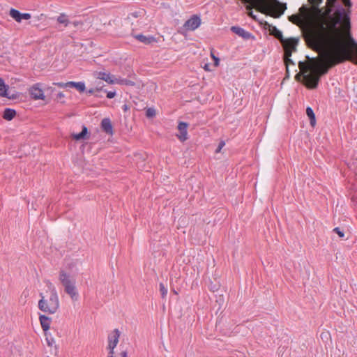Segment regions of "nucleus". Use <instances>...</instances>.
<instances>
[{"mask_svg": "<svg viewBox=\"0 0 357 357\" xmlns=\"http://www.w3.org/2000/svg\"><path fill=\"white\" fill-rule=\"evenodd\" d=\"M338 16L319 13L314 19V29L310 30L308 40L317 50L322 51L326 67L309 73L310 66L303 61L298 62L302 72L303 84L309 89H315L320 77L337 64L349 61L357 65V42L352 37L349 18L344 10L339 7Z\"/></svg>", "mask_w": 357, "mask_h": 357, "instance_id": "1", "label": "nucleus"}, {"mask_svg": "<svg viewBox=\"0 0 357 357\" xmlns=\"http://www.w3.org/2000/svg\"><path fill=\"white\" fill-rule=\"evenodd\" d=\"M314 10L308 16V24L310 30L314 29L313 21L317 15L321 13L337 17V10L341 7L344 14L350 19V8L352 6L351 0H308ZM351 22V20H349Z\"/></svg>", "mask_w": 357, "mask_h": 357, "instance_id": "2", "label": "nucleus"}, {"mask_svg": "<svg viewBox=\"0 0 357 357\" xmlns=\"http://www.w3.org/2000/svg\"><path fill=\"white\" fill-rule=\"evenodd\" d=\"M41 299L38 301V308L46 313L54 314L59 307V301L57 292L54 288L51 290L48 300L45 299L43 294H40Z\"/></svg>", "mask_w": 357, "mask_h": 357, "instance_id": "3", "label": "nucleus"}, {"mask_svg": "<svg viewBox=\"0 0 357 357\" xmlns=\"http://www.w3.org/2000/svg\"><path fill=\"white\" fill-rule=\"evenodd\" d=\"M59 279L64 287V290L68 294L73 301H77L79 294L75 286V280L64 271L59 272Z\"/></svg>", "mask_w": 357, "mask_h": 357, "instance_id": "4", "label": "nucleus"}, {"mask_svg": "<svg viewBox=\"0 0 357 357\" xmlns=\"http://www.w3.org/2000/svg\"><path fill=\"white\" fill-rule=\"evenodd\" d=\"M94 76L97 79L104 80L110 84H128V80L116 79V78H115L114 75H112L109 73H106V72H102V71L95 72Z\"/></svg>", "mask_w": 357, "mask_h": 357, "instance_id": "5", "label": "nucleus"}, {"mask_svg": "<svg viewBox=\"0 0 357 357\" xmlns=\"http://www.w3.org/2000/svg\"><path fill=\"white\" fill-rule=\"evenodd\" d=\"M298 41V38H284V40L280 42L284 48V54H286L287 56H291L292 53L296 51V46Z\"/></svg>", "mask_w": 357, "mask_h": 357, "instance_id": "6", "label": "nucleus"}, {"mask_svg": "<svg viewBox=\"0 0 357 357\" xmlns=\"http://www.w3.org/2000/svg\"><path fill=\"white\" fill-rule=\"evenodd\" d=\"M200 24L201 19L199 16L194 15L184 23L183 29L186 31H195Z\"/></svg>", "mask_w": 357, "mask_h": 357, "instance_id": "7", "label": "nucleus"}, {"mask_svg": "<svg viewBox=\"0 0 357 357\" xmlns=\"http://www.w3.org/2000/svg\"><path fill=\"white\" fill-rule=\"evenodd\" d=\"M29 94L33 100H44V91L42 89V84L36 83L29 89Z\"/></svg>", "mask_w": 357, "mask_h": 357, "instance_id": "8", "label": "nucleus"}, {"mask_svg": "<svg viewBox=\"0 0 357 357\" xmlns=\"http://www.w3.org/2000/svg\"><path fill=\"white\" fill-rule=\"evenodd\" d=\"M120 337V332L118 329H114L111 335L108 337L109 344L108 349L109 350V354L113 355L114 349L116 347L119 339Z\"/></svg>", "mask_w": 357, "mask_h": 357, "instance_id": "9", "label": "nucleus"}, {"mask_svg": "<svg viewBox=\"0 0 357 357\" xmlns=\"http://www.w3.org/2000/svg\"><path fill=\"white\" fill-rule=\"evenodd\" d=\"M9 15L17 22H21L22 20H29L31 17L30 13H21L19 10L15 8L10 9Z\"/></svg>", "mask_w": 357, "mask_h": 357, "instance_id": "10", "label": "nucleus"}, {"mask_svg": "<svg viewBox=\"0 0 357 357\" xmlns=\"http://www.w3.org/2000/svg\"><path fill=\"white\" fill-rule=\"evenodd\" d=\"M231 31L245 40H249L255 38L250 32L247 31L244 29L238 26H231Z\"/></svg>", "mask_w": 357, "mask_h": 357, "instance_id": "11", "label": "nucleus"}, {"mask_svg": "<svg viewBox=\"0 0 357 357\" xmlns=\"http://www.w3.org/2000/svg\"><path fill=\"white\" fill-rule=\"evenodd\" d=\"M188 123L185 122H179L178 125L179 134L176 135V136L181 142H185L188 139Z\"/></svg>", "mask_w": 357, "mask_h": 357, "instance_id": "12", "label": "nucleus"}, {"mask_svg": "<svg viewBox=\"0 0 357 357\" xmlns=\"http://www.w3.org/2000/svg\"><path fill=\"white\" fill-rule=\"evenodd\" d=\"M102 130L109 135H113V126L111 120L109 118H104L100 123Z\"/></svg>", "mask_w": 357, "mask_h": 357, "instance_id": "13", "label": "nucleus"}, {"mask_svg": "<svg viewBox=\"0 0 357 357\" xmlns=\"http://www.w3.org/2000/svg\"><path fill=\"white\" fill-rule=\"evenodd\" d=\"M8 85L6 84L3 79L0 77V96L9 99H14L15 96L13 95H10V93L8 92Z\"/></svg>", "mask_w": 357, "mask_h": 357, "instance_id": "14", "label": "nucleus"}, {"mask_svg": "<svg viewBox=\"0 0 357 357\" xmlns=\"http://www.w3.org/2000/svg\"><path fill=\"white\" fill-rule=\"evenodd\" d=\"M135 38H136L139 42L145 44V45H149L152 43L155 42V38L152 36H144L143 34H137L135 36Z\"/></svg>", "mask_w": 357, "mask_h": 357, "instance_id": "15", "label": "nucleus"}, {"mask_svg": "<svg viewBox=\"0 0 357 357\" xmlns=\"http://www.w3.org/2000/svg\"><path fill=\"white\" fill-rule=\"evenodd\" d=\"M39 320L40 322L41 327L44 331H47V330L50 329L51 321H52L51 318H50L44 314H41L39 317Z\"/></svg>", "mask_w": 357, "mask_h": 357, "instance_id": "16", "label": "nucleus"}, {"mask_svg": "<svg viewBox=\"0 0 357 357\" xmlns=\"http://www.w3.org/2000/svg\"><path fill=\"white\" fill-rule=\"evenodd\" d=\"M68 87H74L79 92H84L86 89L85 84L84 82H66Z\"/></svg>", "mask_w": 357, "mask_h": 357, "instance_id": "17", "label": "nucleus"}, {"mask_svg": "<svg viewBox=\"0 0 357 357\" xmlns=\"http://www.w3.org/2000/svg\"><path fill=\"white\" fill-rule=\"evenodd\" d=\"M16 115V111L11 108H6L3 114V118L7 121H11Z\"/></svg>", "mask_w": 357, "mask_h": 357, "instance_id": "18", "label": "nucleus"}, {"mask_svg": "<svg viewBox=\"0 0 357 357\" xmlns=\"http://www.w3.org/2000/svg\"><path fill=\"white\" fill-rule=\"evenodd\" d=\"M270 33L272 36H273L275 38L279 40L280 42L282 40H284V37L282 35V31H280L279 29H278L275 26H271L270 28Z\"/></svg>", "mask_w": 357, "mask_h": 357, "instance_id": "19", "label": "nucleus"}, {"mask_svg": "<svg viewBox=\"0 0 357 357\" xmlns=\"http://www.w3.org/2000/svg\"><path fill=\"white\" fill-rule=\"evenodd\" d=\"M88 133V129L85 126H82V131L78 134H73L72 137L75 140H81L84 139L86 138V136Z\"/></svg>", "mask_w": 357, "mask_h": 357, "instance_id": "20", "label": "nucleus"}, {"mask_svg": "<svg viewBox=\"0 0 357 357\" xmlns=\"http://www.w3.org/2000/svg\"><path fill=\"white\" fill-rule=\"evenodd\" d=\"M306 114L310 119V125L312 126H314L316 123L315 114L313 112V109L310 107H307L306 108Z\"/></svg>", "mask_w": 357, "mask_h": 357, "instance_id": "21", "label": "nucleus"}, {"mask_svg": "<svg viewBox=\"0 0 357 357\" xmlns=\"http://www.w3.org/2000/svg\"><path fill=\"white\" fill-rule=\"evenodd\" d=\"M57 21L60 24H63L65 26H67L69 24V20L67 16L63 13L60 14V15L57 17Z\"/></svg>", "mask_w": 357, "mask_h": 357, "instance_id": "22", "label": "nucleus"}, {"mask_svg": "<svg viewBox=\"0 0 357 357\" xmlns=\"http://www.w3.org/2000/svg\"><path fill=\"white\" fill-rule=\"evenodd\" d=\"M284 63L286 65V68H287V73L289 74V65H293L294 66V62L292 61V59H291V56H287L286 54H284Z\"/></svg>", "mask_w": 357, "mask_h": 357, "instance_id": "23", "label": "nucleus"}, {"mask_svg": "<svg viewBox=\"0 0 357 357\" xmlns=\"http://www.w3.org/2000/svg\"><path fill=\"white\" fill-rule=\"evenodd\" d=\"M159 287H160V291L161 294V296H162V298H164L167 294V287H165V286L162 283H160Z\"/></svg>", "mask_w": 357, "mask_h": 357, "instance_id": "24", "label": "nucleus"}, {"mask_svg": "<svg viewBox=\"0 0 357 357\" xmlns=\"http://www.w3.org/2000/svg\"><path fill=\"white\" fill-rule=\"evenodd\" d=\"M303 19L301 18L299 15H293L289 17V20L292 22L294 24H298L300 21L303 20Z\"/></svg>", "mask_w": 357, "mask_h": 357, "instance_id": "25", "label": "nucleus"}, {"mask_svg": "<svg viewBox=\"0 0 357 357\" xmlns=\"http://www.w3.org/2000/svg\"><path fill=\"white\" fill-rule=\"evenodd\" d=\"M146 116L148 118H153L155 116V111L153 108H148L146 111Z\"/></svg>", "mask_w": 357, "mask_h": 357, "instance_id": "26", "label": "nucleus"}, {"mask_svg": "<svg viewBox=\"0 0 357 357\" xmlns=\"http://www.w3.org/2000/svg\"><path fill=\"white\" fill-rule=\"evenodd\" d=\"M102 91V88H100V89H99V88H97V87H96V88H93V89H89V90L87 91V93H88L89 94H95V96H96V97H98L99 96H98V94H96V92H99V91Z\"/></svg>", "mask_w": 357, "mask_h": 357, "instance_id": "27", "label": "nucleus"}, {"mask_svg": "<svg viewBox=\"0 0 357 357\" xmlns=\"http://www.w3.org/2000/svg\"><path fill=\"white\" fill-rule=\"evenodd\" d=\"M333 231L336 233L340 238H343L344 236V231L341 230L339 227L334 228Z\"/></svg>", "mask_w": 357, "mask_h": 357, "instance_id": "28", "label": "nucleus"}, {"mask_svg": "<svg viewBox=\"0 0 357 357\" xmlns=\"http://www.w3.org/2000/svg\"><path fill=\"white\" fill-rule=\"evenodd\" d=\"M105 92L107 93V98L109 99H112L115 97L116 96V91H107L105 90Z\"/></svg>", "mask_w": 357, "mask_h": 357, "instance_id": "29", "label": "nucleus"}, {"mask_svg": "<svg viewBox=\"0 0 357 357\" xmlns=\"http://www.w3.org/2000/svg\"><path fill=\"white\" fill-rule=\"evenodd\" d=\"M225 145V142L224 141H220L219 142L218 146L217 147V149L215 150V153L220 152L221 149L224 147Z\"/></svg>", "mask_w": 357, "mask_h": 357, "instance_id": "30", "label": "nucleus"}, {"mask_svg": "<svg viewBox=\"0 0 357 357\" xmlns=\"http://www.w3.org/2000/svg\"><path fill=\"white\" fill-rule=\"evenodd\" d=\"M54 85H56V86H58L59 87H61V88H67L68 86L66 84V83H63V82H54L53 83Z\"/></svg>", "mask_w": 357, "mask_h": 357, "instance_id": "31", "label": "nucleus"}, {"mask_svg": "<svg viewBox=\"0 0 357 357\" xmlns=\"http://www.w3.org/2000/svg\"><path fill=\"white\" fill-rule=\"evenodd\" d=\"M211 56H212V58L213 59V60L215 61V65L216 66H218L219 61H220L219 59L217 56H215L213 53H211Z\"/></svg>", "mask_w": 357, "mask_h": 357, "instance_id": "32", "label": "nucleus"}, {"mask_svg": "<svg viewBox=\"0 0 357 357\" xmlns=\"http://www.w3.org/2000/svg\"><path fill=\"white\" fill-rule=\"evenodd\" d=\"M108 357H113V355L109 354ZM121 357H128V354L126 351H123L121 353Z\"/></svg>", "mask_w": 357, "mask_h": 357, "instance_id": "33", "label": "nucleus"}, {"mask_svg": "<svg viewBox=\"0 0 357 357\" xmlns=\"http://www.w3.org/2000/svg\"><path fill=\"white\" fill-rule=\"evenodd\" d=\"M46 340H47V344L49 346H52L53 344L54 343V340L52 338V339L47 338Z\"/></svg>", "mask_w": 357, "mask_h": 357, "instance_id": "34", "label": "nucleus"}, {"mask_svg": "<svg viewBox=\"0 0 357 357\" xmlns=\"http://www.w3.org/2000/svg\"><path fill=\"white\" fill-rule=\"evenodd\" d=\"M58 97L63 98V97H64V95H63V93L62 92H60V93H58Z\"/></svg>", "mask_w": 357, "mask_h": 357, "instance_id": "35", "label": "nucleus"}, {"mask_svg": "<svg viewBox=\"0 0 357 357\" xmlns=\"http://www.w3.org/2000/svg\"><path fill=\"white\" fill-rule=\"evenodd\" d=\"M305 9H307V8H306L305 6H302V7L300 8V10H301V12H306V10H305Z\"/></svg>", "mask_w": 357, "mask_h": 357, "instance_id": "36", "label": "nucleus"}, {"mask_svg": "<svg viewBox=\"0 0 357 357\" xmlns=\"http://www.w3.org/2000/svg\"><path fill=\"white\" fill-rule=\"evenodd\" d=\"M123 109H124V110H126V109H127V105H125L123 106Z\"/></svg>", "mask_w": 357, "mask_h": 357, "instance_id": "37", "label": "nucleus"}, {"mask_svg": "<svg viewBox=\"0 0 357 357\" xmlns=\"http://www.w3.org/2000/svg\"><path fill=\"white\" fill-rule=\"evenodd\" d=\"M299 76H300V75H299V74H297V75H296V79H298V77Z\"/></svg>", "mask_w": 357, "mask_h": 357, "instance_id": "38", "label": "nucleus"}, {"mask_svg": "<svg viewBox=\"0 0 357 357\" xmlns=\"http://www.w3.org/2000/svg\"><path fill=\"white\" fill-rule=\"evenodd\" d=\"M207 68H208V66H207V65H206V66H205V69H206V70H207Z\"/></svg>", "mask_w": 357, "mask_h": 357, "instance_id": "39", "label": "nucleus"}]
</instances>
